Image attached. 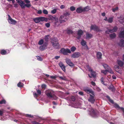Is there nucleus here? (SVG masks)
Returning a JSON list of instances; mask_svg holds the SVG:
<instances>
[{"mask_svg": "<svg viewBox=\"0 0 124 124\" xmlns=\"http://www.w3.org/2000/svg\"><path fill=\"white\" fill-rule=\"evenodd\" d=\"M46 94L48 97L52 100H56L57 97L54 94V91L48 89L46 91Z\"/></svg>", "mask_w": 124, "mask_h": 124, "instance_id": "1", "label": "nucleus"}, {"mask_svg": "<svg viewBox=\"0 0 124 124\" xmlns=\"http://www.w3.org/2000/svg\"><path fill=\"white\" fill-rule=\"evenodd\" d=\"M51 42L53 46L55 48L58 49L60 48V46L57 38L54 37L52 39Z\"/></svg>", "mask_w": 124, "mask_h": 124, "instance_id": "2", "label": "nucleus"}, {"mask_svg": "<svg viewBox=\"0 0 124 124\" xmlns=\"http://www.w3.org/2000/svg\"><path fill=\"white\" fill-rule=\"evenodd\" d=\"M60 51L64 55H67L68 53L69 54L71 53L70 50L68 49H65L64 48H62L61 49Z\"/></svg>", "mask_w": 124, "mask_h": 124, "instance_id": "3", "label": "nucleus"}, {"mask_svg": "<svg viewBox=\"0 0 124 124\" xmlns=\"http://www.w3.org/2000/svg\"><path fill=\"white\" fill-rule=\"evenodd\" d=\"M48 45L47 42H45L42 45L40 46L39 48L40 50L41 51L44 50L47 48V46Z\"/></svg>", "mask_w": 124, "mask_h": 124, "instance_id": "4", "label": "nucleus"}, {"mask_svg": "<svg viewBox=\"0 0 124 124\" xmlns=\"http://www.w3.org/2000/svg\"><path fill=\"white\" fill-rule=\"evenodd\" d=\"M88 114L93 117L95 116L96 113L94 110L92 108H91L89 110Z\"/></svg>", "mask_w": 124, "mask_h": 124, "instance_id": "5", "label": "nucleus"}, {"mask_svg": "<svg viewBox=\"0 0 124 124\" xmlns=\"http://www.w3.org/2000/svg\"><path fill=\"white\" fill-rule=\"evenodd\" d=\"M103 66L105 69L108 70V72L111 74L114 73V72L112 69L108 65L106 64H103Z\"/></svg>", "mask_w": 124, "mask_h": 124, "instance_id": "6", "label": "nucleus"}, {"mask_svg": "<svg viewBox=\"0 0 124 124\" xmlns=\"http://www.w3.org/2000/svg\"><path fill=\"white\" fill-rule=\"evenodd\" d=\"M92 30H93L97 32L100 31L99 28L96 25H91L90 27V30L91 31Z\"/></svg>", "mask_w": 124, "mask_h": 124, "instance_id": "7", "label": "nucleus"}, {"mask_svg": "<svg viewBox=\"0 0 124 124\" xmlns=\"http://www.w3.org/2000/svg\"><path fill=\"white\" fill-rule=\"evenodd\" d=\"M68 19V18H66L62 16H61L59 19V21L60 23L65 22Z\"/></svg>", "mask_w": 124, "mask_h": 124, "instance_id": "8", "label": "nucleus"}, {"mask_svg": "<svg viewBox=\"0 0 124 124\" xmlns=\"http://www.w3.org/2000/svg\"><path fill=\"white\" fill-rule=\"evenodd\" d=\"M8 21L9 23L11 24H15L17 23L16 21L13 20L9 15H8Z\"/></svg>", "mask_w": 124, "mask_h": 124, "instance_id": "9", "label": "nucleus"}, {"mask_svg": "<svg viewBox=\"0 0 124 124\" xmlns=\"http://www.w3.org/2000/svg\"><path fill=\"white\" fill-rule=\"evenodd\" d=\"M83 33V32L82 30L80 29L78 30L77 33L78 36L76 37V38L78 39H79L81 38V36Z\"/></svg>", "mask_w": 124, "mask_h": 124, "instance_id": "10", "label": "nucleus"}, {"mask_svg": "<svg viewBox=\"0 0 124 124\" xmlns=\"http://www.w3.org/2000/svg\"><path fill=\"white\" fill-rule=\"evenodd\" d=\"M81 56V54L79 52H75L71 55L72 58H78Z\"/></svg>", "mask_w": 124, "mask_h": 124, "instance_id": "11", "label": "nucleus"}, {"mask_svg": "<svg viewBox=\"0 0 124 124\" xmlns=\"http://www.w3.org/2000/svg\"><path fill=\"white\" fill-rule=\"evenodd\" d=\"M21 4L20 6L22 8H24L25 6L27 8H29L31 6V4L30 3L25 4L23 1H22V4Z\"/></svg>", "mask_w": 124, "mask_h": 124, "instance_id": "12", "label": "nucleus"}, {"mask_svg": "<svg viewBox=\"0 0 124 124\" xmlns=\"http://www.w3.org/2000/svg\"><path fill=\"white\" fill-rule=\"evenodd\" d=\"M66 62L71 67H74V64L71 62L70 59H66Z\"/></svg>", "mask_w": 124, "mask_h": 124, "instance_id": "13", "label": "nucleus"}, {"mask_svg": "<svg viewBox=\"0 0 124 124\" xmlns=\"http://www.w3.org/2000/svg\"><path fill=\"white\" fill-rule=\"evenodd\" d=\"M92 95H90V97L89 99L88 100L92 103H94L95 101V99H94V93H93V94H92Z\"/></svg>", "mask_w": 124, "mask_h": 124, "instance_id": "14", "label": "nucleus"}, {"mask_svg": "<svg viewBox=\"0 0 124 124\" xmlns=\"http://www.w3.org/2000/svg\"><path fill=\"white\" fill-rule=\"evenodd\" d=\"M84 90L88 94L90 93L92 94H93V93H94L92 91V89H89L88 88H84Z\"/></svg>", "mask_w": 124, "mask_h": 124, "instance_id": "15", "label": "nucleus"}, {"mask_svg": "<svg viewBox=\"0 0 124 124\" xmlns=\"http://www.w3.org/2000/svg\"><path fill=\"white\" fill-rule=\"evenodd\" d=\"M59 65L63 71L64 72L65 71V67L64 64L62 62H60L59 63Z\"/></svg>", "mask_w": 124, "mask_h": 124, "instance_id": "16", "label": "nucleus"}, {"mask_svg": "<svg viewBox=\"0 0 124 124\" xmlns=\"http://www.w3.org/2000/svg\"><path fill=\"white\" fill-rule=\"evenodd\" d=\"M89 70L91 72V75L93 77H95L96 76V72L93 71L91 68L89 69Z\"/></svg>", "mask_w": 124, "mask_h": 124, "instance_id": "17", "label": "nucleus"}, {"mask_svg": "<svg viewBox=\"0 0 124 124\" xmlns=\"http://www.w3.org/2000/svg\"><path fill=\"white\" fill-rule=\"evenodd\" d=\"M76 12L78 13H80L83 12V9L82 7H80L77 8L76 10Z\"/></svg>", "mask_w": 124, "mask_h": 124, "instance_id": "18", "label": "nucleus"}, {"mask_svg": "<svg viewBox=\"0 0 124 124\" xmlns=\"http://www.w3.org/2000/svg\"><path fill=\"white\" fill-rule=\"evenodd\" d=\"M114 68L115 70L118 72L120 71V68L119 66L117 65H115Z\"/></svg>", "mask_w": 124, "mask_h": 124, "instance_id": "19", "label": "nucleus"}, {"mask_svg": "<svg viewBox=\"0 0 124 124\" xmlns=\"http://www.w3.org/2000/svg\"><path fill=\"white\" fill-rule=\"evenodd\" d=\"M115 107V108L118 109H120L124 113V108L122 107H120L119 105L117 104L116 103L114 104Z\"/></svg>", "mask_w": 124, "mask_h": 124, "instance_id": "20", "label": "nucleus"}, {"mask_svg": "<svg viewBox=\"0 0 124 124\" xmlns=\"http://www.w3.org/2000/svg\"><path fill=\"white\" fill-rule=\"evenodd\" d=\"M49 19L50 20H54L56 21H58V19L56 17L54 16H52L50 15L49 16Z\"/></svg>", "mask_w": 124, "mask_h": 124, "instance_id": "21", "label": "nucleus"}, {"mask_svg": "<svg viewBox=\"0 0 124 124\" xmlns=\"http://www.w3.org/2000/svg\"><path fill=\"white\" fill-rule=\"evenodd\" d=\"M102 55L101 53L100 52H98L97 53V57L98 59H101V58Z\"/></svg>", "mask_w": 124, "mask_h": 124, "instance_id": "22", "label": "nucleus"}, {"mask_svg": "<svg viewBox=\"0 0 124 124\" xmlns=\"http://www.w3.org/2000/svg\"><path fill=\"white\" fill-rule=\"evenodd\" d=\"M93 37V35L90 33H87L86 34V39H91Z\"/></svg>", "mask_w": 124, "mask_h": 124, "instance_id": "23", "label": "nucleus"}, {"mask_svg": "<svg viewBox=\"0 0 124 124\" xmlns=\"http://www.w3.org/2000/svg\"><path fill=\"white\" fill-rule=\"evenodd\" d=\"M119 37L120 38H124V30L120 32L119 34Z\"/></svg>", "mask_w": 124, "mask_h": 124, "instance_id": "24", "label": "nucleus"}, {"mask_svg": "<svg viewBox=\"0 0 124 124\" xmlns=\"http://www.w3.org/2000/svg\"><path fill=\"white\" fill-rule=\"evenodd\" d=\"M119 45L121 47L124 46V40L121 39L118 43Z\"/></svg>", "mask_w": 124, "mask_h": 124, "instance_id": "25", "label": "nucleus"}, {"mask_svg": "<svg viewBox=\"0 0 124 124\" xmlns=\"http://www.w3.org/2000/svg\"><path fill=\"white\" fill-rule=\"evenodd\" d=\"M117 64L121 67H122L124 64V62L120 60H117Z\"/></svg>", "mask_w": 124, "mask_h": 124, "instance_id": "26", "label": "nucleus"}, {"mask_svg": "<svg viewBox=\"0 0 124 124\" xmlns=\"http://www.w3.org/2000/svg\"><path fill=\"white\" fill-rule=\"evenodd\" d=\"M90 9V8L89 6H86L83 9V12L88 11Z\"/></svg>", "mask_w": 124, "mask_h": 124, "instance_id": "27", "label": "nucleus"}, {"mask_svg": "<svg viewBox=\"0 0 124 124\" xmlns=\"http://www.w3.org/2000/svg\"><path fill=\"white\" fill-rule=\"evenodd\" d=\"M34 21L36 23H38L40 22L39 17L33 19Z\"/></svg>", "mask_w": 124, "mask_h": 124, "instance_id": "28", "label": "nucleus"}, {"mask_svg": "<svg viewBox=\"0 0 124 124\" xmlns=\"http://www.w3.org/2000/svg\"><path fill=\"white\" fill-rule=\"evenodd\" d=\"M70 15V13L68 12H65L63 14V16H64V17L66 18H68L67 17V16H68Z\"/></svg>", "mask_w": 124, "mask_h": 124, "instance_id": "29", "label": "nucleus"}, {"mask_svg": "<svg viewBox=\"0 0 124 124\" xmlns=\"http://www.w3.org/2000/svg\"><path fill=\"white\" fill-rule=\"evenodd\" d=\"M40 22L46 21L47 20V18L42 16L39 17Z\"/></svg>", "mask_w": 124, "mask_h": 124, "instance_id": "30", "label": "nucleus"}, {"mask_svg": "<svg viewBox=\"0 0 124 124\" xmlns=\"http://www.w3.org/2000/svg\"><path fill=\"white\" fill-rule=\"evenodd\" d=\"M116 36V34L115 33H113L110 34L109 35V37L111 39H113L115 38Z\"/></svg>", "mask_w": 124, "mask_h": 124, "instance_id": "31", "label": "nucleus"}, {"mask_svg": "<svg viewBox=\"0 0 124 124\" xmlns=\"http://www.w3.org/2000/svg\"><path fill=\"white\" fill-rule=\"evenodd\" d=\"M81 44L83 46H85L86 44V42L84 39H83L82 40L81 42Z\"/></svg>", "mask_w": 124, "mask_h": 124, "instance_id": "32", "label": "nucleus"}, {"mask_svg": "<svg viewBox=\"0 0 124 124\" xmlns=\"http://www.w3.org/2000/svg\"><path fill=\"white\" fill-rule=\"evenodd\" d=\"M23 85H24L23 83L21 82H19L18 83L17 86L18 87H21L23 86Z\"/></svg>", "mask_w": 124, "mask_h": 124, "instance_id": "33", "label": "nucleus"}, {"mask_svg": "<svg viewBox=\"0 0 124 124\" xmlns=\"http://www.w3.org/2000/svg\"><path fill=\"white\" fill-rule=\"evenodd\" d=\"M7 53L6 51L4 49L2 50L0 52L1 54L3 55L6 54H7Z\"/></svg>", "mask_w": 124, "mask_h": 124, "instance_id": "34", "label": "nucleus"}, {"mask_svg": "<svg viewBox=\"0 0 124 124\" xmlns=\"http://www.w3.org/2000/svg\"><path fill=\"white\" fill-rule=\"evenodd\" d=\"M113 17H110L108 19V22L110 23H111L113 21Z\"/></svg>", "mask_w": 124, "mask_h": 124, "instance_id": "35", "label": "nucleus"}, {"mask_svg": "<svg viewBox=\"0 0 124 124\" xmlns=\"http://www.w3.org/2000/svg\"><path fill=\"white\" fill-rule=\"evenodd\" d=\"M44 43V40L43 39H41L40 40L38 43L39 45H41L42 44Z\"/></svg>", "mask_w": 124, "mask_h": 124, "instance_id": "36", "label": "nucleus"}, {"mask_svg": "<svg viewBox=\"0 0 124 124\" xmlns=\"http://www.w3.org/2000/svg\"><path fill=\"white\" fill-rule=\"evenodd\" d=\"M67 33L69 34H72L73 33V31H72L69 29L67 31Z\"/></svg>", "mask_w": 124, "mask_h": 124, "instance_id": "37", "label": "nucleus"}, {"mask_svg": "<svg viewBox=\"0 0 124 124\" xmlns=\"http://www.w3.org/2000/svg\"><path fill=\"white\" fill-rule=\"evenodd\" d=\"M76 49V48L74 46L70 48L71 51L72 52L74 51Z\"/></svg>", "mask_w": 124, "mask_h": 124, "instance_id": "38", "label": "nucleus"}, {"mask_svg": "<svg viewBox=\"0 0 124 124\" xmlns=\"http://www.w3.org/2000/svg\"><path fill=\"white\" fill-rule=\"evenodd\" d=\"M108 72V70H101V72L102 73H104L105 75H106L107 72Z\"/></svg>", "mask_w": 124, "mask_h": 124, "instance_id": "39", "label": "nucleus"}, {"mask_svg": "<svg viewBox=\"0 0 124 124\" xmlns=\"http://www.w3.org/2000/svg\"><path fill=\"white\" fill-rule=\"evenodd\" d=\"M6 101L5 100L3 99L0 101V104H5L6 103Z\"/></svg>", "mask_w": 124, "mask_h": 124, "instance_id": "40", "label": "nucleus"}, {"mask_svg": "<svg viewBox=\"0 0 124 124\" xmlns=\"http://www.w3.org/2000/svg\"><path fill=\"white\" fill-rule=\"evenodd\" d=\"M48 36H49L48 35H46L45 36V37L44 38V39L45 41H46V42H47L48 41L49 38H48Z\"/></svg>", "mask_w": 124, "mask_h": 124, "instance_id": "41", "label": "nucleus"}, {"mask_svg": "<svg viewBox=\"0 0 124 124\" xmlns=\"http://www.w3.org/2000/svg\"><path fill=\"white\" fill-rule=\"evenodd\" d=\"M31 123L32 124H42L39 123V122L35 121H32Z\"/></svg>", "mask_w": 124, "mask_h": 124, "instance_id": "42", "label": "nucleus"}, {"mask_svg": "<svg viewBox=\"0 0 124 124\" xmlns=\"http://www.w3.org/2000/svg\"><path fill=\"white\" fill-rule=\"evenodd\" d=\"M70 10L71 11H73L76 10V8L72 6L70 7Z\"/></svg>", "mask_w": 124, "mask_h": 124, "instance_id": "43", "label": "nucleus"}, {"mask_svg": "<svg viewBox=\"0 0 124 124\" xmlns=\"http://www.w3.org/2000/svg\"><path fill=\"white\" fill-rule=\"evenodd\" d=\"M4 113V110L3 109L0 110V116H2L3 115Z\"/></svg>", "mask_w": 124, "mask_h": 124, "instance_id": "44", "label": "nucleus"}, {"mask_svg": "<svg viewBox=\"0 0 124 124\" xmlns=\"http://www.w3.org/2000/svg\"><path fill=\"white\" fill-rule=\"evenodd\" d=\"M95 89L96 90L99 92H100L101 90L100 88L97 86H95Z\"/></svg>", "mask_w": 124, "mask_h": 124, "instance_id": "45", "label": "nucleus"}, {"mask_svg": "<svg viewBox=\"0 0 124 124\" xmlns=\"http://www.w3.org/2000/svg\"><path fill=\"white\" fill-rule=\"evenodd\" d=\"M17 3H18L19 5L20 6L21 5V4H22V2L23 1H22V0H16Z\"/></svg>", "mask_w": 124, "mask_h": 124, "instance_id": "46", "label": "nucleus"}, {"mask_svg": "<svg viewBox=\"0 0 124 124\" xmlns=\"http://www.w3.org/2000/svg\"><path fill=\"white\" fill-rule=\"evenodd\" d=\"M118 7H116L115 8H113L112 9V11L115 12L116 11L118 10Z\"/></svg>", "mask_w": 124, "mask_h": 124, "instance_id": "47", "label": "nucleus"}, {"mask_svg": "<svg viewBox=\"0 0 124 124\" xmlns=\"http://www.w3.org/2000/svg\"><path fill=\"white\" fill-rule=\"evenodd\" d=\"M109 88L110 90H111L112 91H113L114 90V88L113 85L109 86Z\"/></svg>", "mask_w": 124, "mask_h": 124, "instance_id": "48", "label": "nucleus"}, {"mask_svg": "<svg viewBox=\"0 0 124 124\" xmlns=\"http://www.w3.org/2000/svg\"><path fill=\"white\" fill-rule=\"evenodd\" d=\"M36 57H37V59L38 60L40 61H42V59L41 57L38 56H37Z\"/></svg>", "mask_w": 124, "mask_h": 124, "instance_id": "49", "label": "nucleus"}, {"mask_svg": "<svg viewBox=\"0 0 124 124\" xmlns=\"http://www.w3.org/2000/svg\"><path fill=\"white\" fill-rule=\"evenodd\" d=\"M43 13L47 15L48 13L46 9H44L43 11Z\"/></svg>", "mask_w": 124, "mask_h": 124, "instance_id": "50", "label": "nucleus"}, {"mask_svg": "<svg viewBox=\"0 0 124 124\" xmlns=\"http://www.w3.org/2000/svg\"><path fill=\"white\" fill-rule=\"evenodd\" d=\"M104 78L103 77H101V82L102 84L104 85Z\"/></svg>", "mask_w": 124, "mask_h": 124, "instance_id": "51", "label": "nucleus"}, {"mask_svg": "<svg viewBox=\"0 0 124 124\" xmlns=\"http://www.w3.org/2000/svg\"><path fill=\"white\" fill-rule=\"evenodd\" d=\"M71 99L72 101H74L75 100V97L73 96H72L71 97Z\"/></svg>", "mask_w": 124, "mask_h": 124, "instance_id": "52", "label": "nucleus"}, {"mask_svg": "<svg viewBox=\"0 0 124 124\" xmlns=\"http://www.w3.org/2000/svg\"><path fill=\"white\" fill-rule=\"evenodd\" d=\"M113 29L114 30V31H115V32H116L118 28L117 26H115L114 27Z\"/></svg>", "mask_w": 124, "mask_h": 124, "instance_id": "53", "label": "nucleus"}, {"mask_svg": "<svg viewBox=\"0 0 124 124\" xmlns=\"http://www.w3.org/2000/svg\"><path fill=\"white\" fill-rule=\"evenodd\" d=\"M56 9H54L51 11V12L53 14H54L56 12Z\"/></svg>", "mask_w": 124, "mask_h": 124, "instance_id": "54", "label": "nucleus"}, {"mask_svg": "<svg viewBox=\"0 0 124 124\" xmlns=\"http://www.w3.org/2000/svg\"><path fill=\"white\" fill-rule=\"evenodd\" d=\"M37 91L38 94L39 95H40L41 94V92L40 90L39 89L38 90L37 89Z\"/></svg>", "mask_w": 124, "mask_h": 124, "instance_id": "55", "label": "nucleus"}, {"mask_svg": "<svg viewBox=\"0 0 124 124\" xmlns=\"http://www.w3.org/2000/svg\"><path fill=\"white\" fill-rule=\"evenodd\" d=\"M45 25L46 27L48 28L50 26V25L49 23H47Z\"/></svg>", "mask_w": 124, "mask_h": 124, "instance_id": "56", "label": "nucleus"}, {"mask_svg": "<svg viewBox=\"0 0 124 124\" xmlns=\"http://www.w3.org/2000/svg\"><path fill=\"white\" fill-rule=\"evenodd\" d=\"M46 85L45 84H43L41 85V87L42 89H45L46 88Z\"/></svg>", "mask_w": 124, "mask_h": 124, "instance_id": "57", "label": "nucleus"}, {"mask_svg": "<svg viewBox=\"0 0 124 124\" xmlns=\"http://www.w3.org/2000/svg\"><path fill=\"white\" fill-rule=\"evenodd\" d=\"M26 116L28 117L32 118L33 117V116L27 114L26 115Z\"/></svg>", "mask_w": 124, "mask_h": 124, "instance_id": "58", "label": "nucleus"}, {"mask_svg": "<svg viewBox=\"0 0 124 124\" xmlns=\"http://www.w3.org/2000/svg\"><path fill=\"white\" fill-rule=\"evenodd\" d=\"M14 7L15 8H17L18 6V4L17 3L14 4Z\"/></svg>", "mask_w": 124, "mask_h": 124, "instance_id": "59", "label": "nucleus"}, {"mask_svg": "<svg viewBox=\"0 0 124 124\" xmlns=\"http://www.w3.org/2000/svg\"><path fill=\"white\" fill-rule=\"evenodd\" d=\"M91 84L93 86H95L96 85V84L93 81H91Z\"/></svg>", "mask_w": 124, "mask_h": 124, "instance_id": "60", "label": "nucleus"}, {"mask_svg": "<svg viewBox=\"0 0 124 124\" xmlns=\"http://www.w3.org/2000/svg\"><path fill=\"white\" fill-rule=\"evenodd\" d=\"M59 78L61 79L64 80H66V78H63L62 77H59Z\"/></svg>", "mask_w": 124, "mask_h": 124, "instance_id": "61", "label": "nucleus"}, {"mask_svg": "<svg viewBox=\"0 0 124 124\" xmlns=\"http://www.w3.org/2000/svg\"><path fill=\"white\" fill-rule=\"evenodd\" d=\"M24 2L26 3H30V1L28 0H24Z\"/></svg>", "mask_w": 124, "mask_h": 124, "instance_id": "62", "label": "nucleus"}, {"mask_svg": "<svg viewBox=\"0 0 124 124\" xmlns=\"http://www.w3.org/2000/svg\"><path fill=\"white\" fill-rule=\"evenodd\" d=\"M65 8V6L63 5H62L61 6L60 8L62 9H63L64 8Z\"/></svg>", "mask_w": 124, "mask_h": 124, "instance_id": "63", "label": "nucleus"}, {"mask_svg": "<svg viewBox=\"0 0 124 124\" xmlns=\"http://www.w3.org/2000/svg\"><path fill=\"white\" fill-rule=\"evenodd\" d=\"M78 94L81 95H83V93L82 92H79Z\"/></svg>", "mask_w": 124, "mask_h": 124, "instance_id": "64", "label": "nucleus"}]
</instances>
